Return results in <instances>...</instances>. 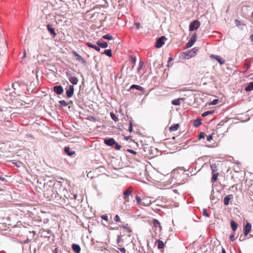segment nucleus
Segmentation results:
<instances>
[{
	"label": "nucleus",
	"mask_w": 253,
	"mask_h": 253,
	"mask_svg": "<svg viewBox=\"0 0 253 253\" xmlns=\"http://www.w3.org/2000/svg\"><path fill=\"white\" fill-rule=\"evenodd\" d=\"M12 87L13 91L10 92L8 90H6L5 94L4 99L5 101L8 103V105L5 107H3L4 109H1L0 112V117L3 120H0V121L2 122L3 121H10L9 120V117L10 119L13 116H15V114L18 113L21 114V112H13L10 114L12 112L11 110H9L8 109H11L13 110L15 109H21V108H28L29 106L26 105L29 104L28 103L26 102L24 100L17 99L16 96H20L21 95L25 93V86L24 85H20L18 83H14L12 84Z\"/></svg>",
	"instance_id": "f257e3e1"
},
{
	"label": "nucleus",
	"mask_w": 253,
	"mask_h": 253,
	"mask_svg": "<svg viewBox=\"0 0 253 253\" xmlns=\"http://www.w3.org/2000/svg\"><path fill=\"white\" fill-rule=\"evenodd\" d=\"M132 187L130 186L124 191V204L126 205H129L132 201H134L132 197Z\"/></svg>",
	"instance_id": "f03ea898"
},
{
	"label": "nucleus",
	"mask_w": 253,
	"mask_h": 253,
	"mask_svg": "<svg viewBox=\"0 0 253 253\" xmlns=\"http://www.w3.org/2000/svg\"><path fill=\"white\" fill-rule=\"evenodd\" d=\"M200 26V23L198 20H194L190 23L189 25V31H193L197 30Z\"/></svg>",
	"instance_id": "7ed1b4c3"
},
{
	"label": "nucleus",
	"mask_w": 253,
	"mask_h": 253,
	"mask_svg": "<svg viewBox=\"0 0 253 253\" xmlns=\"http://www.w3.org/2000/svg\"><path fill=\"white\" fill-rule=\"evenodd\" d=\"M167 40V38L164 36H162L161 37L159 38L156 42L155 46L157 48H160L164 44H165V41Z\"/></svg>",
	"instance_id": "20e7f679"
},
{
	"label": "nucleus",
	"mask_w": 253,
	"mask_h": 253,
	"mask_svg": "<svg viewBox=\"0 0 253 253\" xmlns=\"http://www.w3.org/2000/svg\"><path fill=\"white\" fill-rule=\"evenodd\" d=\"M106 18V16L105 15H104L103 13H98L96 16V19L99 21L100 24L98 26V28L103 26V22L105 21Z\"/></svg>",
	"instance_id": "39448f33"
},
{
	"label": "nucleus",
	"mask_w": 253,
	"mask_h": 253,
	"mask_svg": "<svg viewBox=\"0 0 253 253\" xmlns=\"http://www.w3.org/2000/svg\"><path fill=\"white\" fill-rule=\"evenodd\" d=\"M74 92V87L73 85H70L66 88V94L68 98L71 97Z\"/></svg>",
	"instance_id": "423d86ee"
},
{
	"label": "nucleus",
	"mask_w": 253,
	"mask_h": 253,
	"mask_svg": "<svg viewBox=\"0 0 253 253\" xmlns=\"http://www.w3.org/2000/svg\"><path fill=\"white\" fill-rule=\"evenodd\" d=\"M196 39H197V35L196 33H195L192 36L191 39L187 43L186 47L189 48V47H191L193 45L194 42L196 41Z\"/></svg>",
	"instance_id": "0eeeda50"
},
{
	"label": "nucleus",
	"mask_w": 253,
	"mask_h": 253,
	"mask_svg": "<svg viewBox=\"0 0 253 253\" xmlns=\"http://www.w3.org/2000/svg\"><path fill=\"white\" fill-rule=\"evenodd\" d=\"M210 57L216 60L220 65H222L225 63V60L219 56L212 54L210 56Z\"/></svg>",
	"instance_id": "6e6552de"
},
{
	"label": "nucleus",
	"mask_w": 253,
	"mask_h": 253,
	"mask_svg": "<svg viewBox=\"0 0 253 253\" xmlns=\"http://www.w3.org/2000/svg\"><path fill=\"white\" fill-rule=\"evenodd\" d=\"M72 53L76 57V60L77 61L82 63L84 62V58L81 56H80L76 51L73 50L72 51Z\"/></svg>",
	"instance_id": "1a4fd4ad"
},
{
	"label": "nucleus",
	"mask_w": 253,
	"mask_h": 253,
	"mask_svg": "<svg viewBox=\"0 0 253 253\" xmlns=\"http://www.w3.org/2000/svg\"><path fill=\"white\" fill-rule=\"evenodd\" d=\"M53 91L57 94H61L63 92V89L61 85H56L53 87Z\"/></svg>",
	"instance_id": "9d476101"
},
{
	"label": "nucleus",
	"mask_w": 253,
	"mask_h": 253,
	"mask_svg": "<svg viewBox=\"0 0 253 253\" xmlns=\"http://www.w3.org/2000/svg\"><path fill=\"white\" fill-rule=\"evenodd\" d=\"M233 199V196L232 194H229L226 196L224 199V204L226 206L229 204V202Z\"/></svg>",
	"instance_id": "9b49d317"
},
{
	"label": "nucleus",
	"mask_w": 253,
	"mask_h": 253,
	"mask_svg": "<svg viewBox=\"0 0 253 253\" xmlns=\"http://www.w3.org/2000/svg\"><path fill=\"white\" fill-rule=\"evenodd\" d=\"M104 143L106 145L108 146H113L116 143V141L114 138L106 139L104 140Z\"/></svg>",
	"instance_id": "f8f14e48"
},
{
	"label": "nucleus",
	"mask_w": 253,
	"mask_h": 253,
	"mask_svg": "<svg viewBox=\"0 0 253 253\" xmlns=\"http://www.w3.org/2000/svg\"><path fill=\"white\" fill-rule=\"evenodd\" d=\"M252 225L251 223H247L244 227V234L246 236L251 230Z\"/></svg>",
	"instance_id": "ddd939ff"
},
{
	"label": "nucleus",
	"mask_w": 253,
	"mask_h": 253,
	"mask_svg": "<svg viewBox=\"0 0 253 253\" xmlns=\"http://www.w3.org/2000/svg\"><path fill=\"white\" fill-rule=\"evenodd\" d=\"M143 199H146L145 200L143 201L142 206H150L152 204L151 200L150 197L143 196Z\"/></svg>",
	"instance_id": "4468645a"
},
{
	"label": "nucleus",
	"mask_w": 253,
	"mask_h": 253,
	"mask_svg": "<svg viewBox=\"0 0 253 253\" xmlns=\"http://www.w3.org/2000/svg\"><path fill=\"white\" fill-rule=\"evenodd\" d=\"M47 29L48 32L53 36V37H55L56 36V33L55 31L54 28H52L50 24H48L47 25Z\"/></svg>",
	"instance_id": "2eb2a0df"
},
{
	"label": "nucleus",
	"mask_w": 253,
	"mask_h": 253,
	"mask_svg": "<svg viewBox=\"0 0 253 253\" xmlns=\"http://www.w3.org/2000/svg\"><path fill=\"white\" fill-rule=\"evenodd\" d=\"M135 199L136 200V204L140 206H142L143 201L145 200L146 199H143V197H140L138 195H137L135 197Z\"/></svg>",
	"instance_id": "dca6fc26"
},
{
	"label": "nucleus",
	"mask_w": 253,
	"mask_h": 253,
	"mask_svg": "<svg viewBox=\"0 0 253 253\" xmlns=\"http://www.w3.org/2000/svg\"><path fill=\"white\" fill-rule=\"evenodd\" d=\"M72 248L76 253H80L81 252V248L77 244H73L72 246Z\"/></svg>",
	"instance_id": "f3484780"
},
{
	"label": "nucleus",
	"mask_w": 253,
	"mask_h": 253,
	"mask_svg": "<svg viewBox=\"0 0 253 253\" xmlns=\"http://www.w3.org/2000/svg\"><path fill=\"white\" fill-rule=\"evenodd\" d=\"M69 80L73 84L76 85L78 83V79L75 76H70Z\"/></svg>",
	"instance_id": "a211bd4d"
},
{
	"label": "nucleus",
	"mask_w": 253,
	"mask_h": 253,
	"mask_svg": "<svg viewBox=\"0 0 253 253\" xmlns=\"http://www.w3.org/2000/svg\"><path fill=\"white\" fill-rule=\"evenodd\" d=\"M64 151L65 152L70 156H72L75 154V151H71L69 147H66L64 149Z\"/></svg>",
	"instance_id": "6ab92c4d"
},
{
	"label": "nucleus",
	"mask_w": 253,
	"mask_h": 253,
	"mask_svg": "<svg viewBox=\"0 0 253 253\" xmlns=\"http://www.w3.org/2000/svg\"><path fill=\"white\" fill-rule=\"evenodd\" d=\"M179 127L178 124H174L169 127V130L171 132L177 130Z\"/></svg>",
	"instance_id": "aec40b11"
},
{
	"label": "nucleus",
	"mask_w": 253,
	"mask_h": 253,
	"mask_svg": "<svg viewBox=\"0 0 253 253\" xmlns=\"http://www.w3.org/2000/svg\"><path fill=\"white\" fill-rule=\"evenodd\" d=\"M133 88H135L140 91H143L144 90L143 87H142V86H139L138 85H136V84H133V85H131L129 89H133Z\"/></svg>",
	"instance_id": "412c9836"
},
{
	"label": "nucleus",
	"mask_w": 253,
	"mask_h": 253,
	"mask_svg": "<svg viewBox=\"0 0 253 253\" xmlns=\"http://www.w3.org/2000/svg\"><path fill=\"white\" fill-rule=\"evenodd\" d=\"M245 90L247 91H250L253 90V82L249 83L247 86L245 87Z\"/></svg>",
	"instance_id": "4be33fe9"
},
{
	"label": "nucleus",
	"mask_w": 253,
	"mask_h": 253,
	"mask_svg": "<svg viewBox=\"0 0 253 253\" xmlns=\"http://www.w3.org/2000/svg\"><path fill=\"white\" fill-rule=\"evenodd\" d=\"M211 182L214 183L217 181L218 176L219 175L218 172L212 173Z\"/></svg>",
	"instance_id": "5701e85b"
},
{
	"label": "nucleus",
	"mask_w": 253,
	"mask_h": 253,
	"mask_svg": "<svg viewBox=\"0 0 253 253\" xmlns=\"http://www.w3.org/2000/svg\"><path fill=\"white\" fill-rule=\"evenodd\" d=\"M97 45L100 46V47H101L102 48H106L107 46H108V43L107 42H101L100 41H98L97 42Z\"/></svg>",
	"instance_id": "b1692460"
},
{
	"label": "nucleus",
	"mask_w": 253,
	"mask_h": 253,
	"mask_svg": "<svg viewBox=\"0 0 253 253\" xmlns=\"http://www.w3.org/2000/svg\"><path fill=\"white\" fill-rule=\"evenodd\" d=\"M231 226L232 230L235 231L237 228L238 224L233 220L231 221Z\"/></svg>",
	"instance_id": "393cba45"
},
{
	"label": "nucleus",
	"mask_w": 253,
	"mask_h": 253,
	"mask_svg": "<svg viewBox=\"0 0 253 253\" xmlns=\"http://www.w3.org/2000/svg\"><path fill=\"white\" fill-rule=\"evenodd\" d=\"M102 53L105 54L109 57H111L112 56V50L111 49L104 50V52Z\"/></svg>",
	"instance_id": "a878e982"
},
{
	"label": "nucleus",
	"mask_w": 253,
	"mask_h": 253,
	"mask_svg": "<svg viewBox=\"0 0 253 253\" xmlns=\"http://www.w3.org/2000/svg\"><path fill=\"white\" fill-rule=\"evenodd\" d=\"M157 242L158 243V249H161L164 248V243H163V242L162 241L159 240L158 241H157Z\"/></svg>",
	"instance_id": "bb28decb"
},
{
	"label": "nucleus",
	"mask_w": 253,
	"mask_h": 253,
	"mask_svg": "<svg viewBox=\"0 0 253 253\" xmlns=\"http://www.w3.org/2000/svg\"><path fill=\"white\" fill-rule=\"evenodd\" d=\"M181 99L178 98L176 99H174L171 101V103L173 105H179L180 104V100Z\"/></svg>",
	"instance_id": "cd10ccee"
},
{
	"label": "nucleus",
	"mask_w": 253,
	"mask_h": 253,
	"mask_svg": "<svg viewBox=\"0 0 253 253\" xmlns=\"http://www.w3.org/2000/svg\"><path fill=\"white\" fill-rule=\"evenodd\" d=\"M214 112V111H211H211H206V112H204L202 114V116L204 117L207 116L208 115H209L210 114H212Z\"/></svg>",
	"instance_id": "c85d7f7f"
},
{
	"label": "nucleus",
	"mask_w": 253,
	"mask_h": 253,
	"mask_svg": "<svg viewBox=\"0 0 253 253\" xmlns=\"http://www.w3.org/2000/svg\"><path fill=\"white\" fill-rule=\"evenodd\" d=\"M201 124L202 122L200 119H196L194 122V126L196 127L199 126Z\"/></svg>",
	"instance_id": "c756f323"
},
{
	"label": "nucleus",
	"mask_w": 253,
	"mask_h": 253,
	"mask_svg": "<svg viewBox=\"0 0 253 253\" xmlns=\"http://www.w3.org/2000/svg\"><path fill=\"white\" fill-rule=\"evenodd\" d=\"M152 224L156 227L158 226H160V223L158 220L156 219H153L152 220Z\"/></svg>",
	"instance_id": "7c9ffc66"
},
{
	"label": "nucleus",
	"mask_w": 253,
	"mask_h": 253,
	"mask_svg": "<svg viewBox=\"0 0 253 253\" xmlns=\"http://www.w3.org/2000/svg\"><path fill=\"white\" fill-rule=\"evenodd\" d=\"M110 116L113 120H114L115 122L118 121L119 119L118 117L114 113H111L110 114Z\"/></svg>",
	"instance_id": "2f4dec72"
},
{
	"label": "nucleus",
	"mask_w": 253,
	"mask_h": 253,
	"mask_svg": "<svg viewBox=\"0 0 253 253\" xmlns=\"http://www.w3.org/2000/svg\"><path fill=\"white\" fill-rule=\"evenodd\" d=\"M102 38L104 39H107V40H111L113 39L112 36L109 34H107V35L103 36L102 37Z\"/></svg>",
	"instance_id": "473e14b6"
},
{
	"label": "nucleus",
	"mask_w": 253,
	"mask_h": 253,
	"mask_svg": "<svg viewBox=\"0 0 253 253\" xmlns=\"http://www.w3.org/2000/svg\"><path fill=\"white\" fill-rule=\"evenodd\" d=\"M211 168L212 170V173H214L217 171L216 167L215 165H211Z\"/></svg>",
	"instance_id": "72a5a7b5"
},
{
	"label": "nucleus",
	"mask_w": 253,
	"mask_h": 253,
	"mask_svg": "<svg viewBox=\"0 0 253 253\" xmlns=\"http://www.w3.org/2000/svg\"><path fill=\"white\" fill-rule=\"evenodd\" d=\"M230 189L233 192L237 191V187L236 186V184L233 185L230 187Z\"/></svg>",
	"instance_id": "f704fd0d"
},
{
	"label": "nucleus",
	"mask_w": 253,
	"mask_h": 253,
	"mask_svg": "<svg viewBox=\"0 0 253 253\" xmlns=\"http://www.w3.org/2000/svg\"><path fill=\"white\" fill-rule=\"evenodd\" d=\"M60 105L62 106H67L68 105V104L66 103V102L64 100H61L59 102Z\"/></svg>",
	"instance_id": "c9c22d12"
},
{
	"label": "nucleus",
	"mask_w": 253,
	"mask_h": 253,
	"mask_svg": "<svg viewBox=\"0 0 253 253\" xmlns=\"http://www.w3.org/2000/svg\"><path fill=\"white\" fill-rule=\"evenodd\" d=\"M128 130H129V132H130L132 131V123L131 121H129V127H128Z\"/></svg>",
	"instance_id": "e433bc0d"
},
{
	"label": "nucleus",
	"mask_w": 253,
	"mask_h": 253,
	"mask_svg": "<svg viewBox=\"0 0 253 253\" xmlns=\"http://www.w3.org/2000/svg\"><path fill=\"white\" fill-rule=\"evenodd\" d=\"M206 135V133L205 132H201L199 134V139L204 138H205V136Z\"/></svg>",
	"instance_id": "4c0bfd02"
},
{
	"label": "nucleus",
	"mask_w": 253,
	"mask_h": 253,
	"mask_svg": "<svg viewBox=\"0 0 253 253\" xmlns=\"http://www.w3.org/2000/svg\"><path fill=\"white\" fill-rule=\"evenodd\" d=\"M114 145H115V148L116 150H120V149L121 148V145H119V144H118V143H117L116 142V143H115V144H114Z\"/></svg>",
	"instance_id": "58836bf2"
},
{
	"label": "nucleus",
	"mask_w": 253,
	"mask_h": 253,
	"mask_svg": "<svg viewBox=\"0 0 253 253\" xmlns=\"http://www.w3.org/2000/svg\"><path fill=\"white\" fill-rule=\"evenodd\" d=\"M86 44L90 47H91V48H95V44L92 43H90V42H87L86 43Z\"/></svg>",
	"instance_id": "ea45409f"
},
{
	"label": "nucleus",
	"mask_w": 253,
	"mask_h": 253,
	"mask_svg": "<svg viewBox=\"0 0 253 253\" xmlns=\"http://www.w3.org/2000/svg\"><path fill=\"white\" fill-rule=\"evenodd\" d=\"M203 215L206 217H209V215L207 212V210L206 209H203Z\"/></svg>",
	"instance_id": "a19ab883"
},
{
	"label": "nucleus",
	"mask_w": 253,
	"mask_h": 253,
	"mask_svg": "<svg viewBox=\"0 0 253 253\" xmlns=\"http://www.w3.org/2000/svg\"><path fill=\"white\" fill-rule=\"evenodd\" d=\"M114 220L116 222H120L121 221L120 218L118 215H116L115 216Z\"/></svg>",
	"instance_id": "79ce46f5"
},
{
	"label": "nucleus",
	"mask_w": 253,
	"mask_h": 253,
	"mask_svg": "<svg viewBox=\"0 0 253 253\" xmlns=\"http://www.w3.org/2000/svg\"><path fill=\"white\" fill-rule=\"evenodd\" d=\"M127 151L134 155H136L137 154V152L136 151L131 149H127Z\"/></svg>",
	"instance_id": "37998d69"
},
{
	"label": "nucleus",
	"mask_w": 253,
	"mask_h": 253,
	"mask_svg": "<svg viewBox=\"0 0 253 253\" xmlns=\"http://www.w3.org/2000/svg\"><path fill=\"white\" fill-rule=\"evenodd\" d=\"M212 139V135H209L207 136V141H210Z\"/></svg>",
	"instance_id": "c03bdc74"
},
{
	"label": "nucleus",
	"mask_w": 253,
	"mask_h": 253,
	"mask_svg": "<svg viewBox=\"0 0 253 253\" xmlns=\"http://www.w3.org/2000/svg\"><path fill=\"white\" fill-rule=\"evenodd\" d=\"M101 217L102 219L106 220V221H107L108 220V217L106 215H101Z\"/></svg>",
	"instance_id": "a18cd8bd"
},
{
	"label": "nucleus",
	"mask_w": 253,
	"mask_h": 253,
	"mask_svg": "<svg viewBox=\"0 0 253 253\" xmlns=\"http://www.w3.org/2000/svg\"><path fill=\"white\" fill-rule=\"evenodd\" d=\"M234 236H235V234H234V233H233V234H231V235H230V237H229L231 241H234V240H235V237H234Z\"/></svg>",
	"instance_id": "49530a36"
},
{
	"label": "nucleus",
	"mask_w": 253,
	"mask_h": 253,
	"mask_svg": "<svg viewBox=\"0 0 253 253\" xmlns=\"http://www.w3.org/2000/svg\"><path fill=\"white\" fill-rule=\"evenodd\" d=\"M134 25L136 26V28L138 29L140 28V24L139 22L135 23Z\"/></svg>",
	"instance_id": "de8ad7c7"
},
{
	"label": "nucleus",
	"mask_w": 253,
	"mask_h": 253,
	"mask_svg": "<svg viewBox=\"0 0 253 253\" xmlns=\"http://www.w3.org/2000/svg\"><path fill=\"white\" fill-rule=\"evenodd\" d=\"M218 102V99H214L212 101L211 104L212 105H215L217 103V102Z\"/></svg>",
	"instance_id": "09e8293b"
},
{
	"label": "nucleus",
	"mask_w": 253,
	"mask_h": 253,
	"mask_svg": "<svg viewBox=\"0 0 253 253\" xmlns=\"http://www.w3.org/2000/svg\"><path fill=\"white\" fill-rule=\"evenodd\" d=\"M122 253H126V249L124 248L119 249Z\"/></svg>",
	"instance_id": "8fccbe9b"
},
{
	"label": "nucleus",
	"mask_w": 253,
	"mask_h": 253,
	"mask_svg": "<svg viewBox=\"0 0 253 253\" xmlns=\"http://www.w3.org/2000/svg\"><path fill=\"white\" fill-rule=\"evenodd\" d=\"M91 174H92V172L90 171L89 172H88L87 174V176L88 177H90L91 178H92V176H91Z\"/></svg>",
	"instance_id": "3c124183"
},
{
	"label": "nucleus",
	"mask_w": 253,
	"mask_h": 253,
	"mask_svg": "<svg viewBox=\"0 0 253 253\" xmlns=\"http://www.w3.org/2000/svg\"><path fill=\"white\" fill-rule=\"evenodd\" d=\"M0 180H1L2 181H5V179L2 177H0Z\"/></svg>",
	"instance_id": "603ef678"
},
{
	"label": "nucleus",
	"mask_w": 253,
	"mask_h": 253,
	"mask_svg": "<svg viewBox=\"0 0 253 253\" xmlns=\"http://www.w3.org/2000/svg\"><path fill=\"white\" fill-rule=\"evenodd\" d=\"M250 39L251 41L253 42V34L251 35Z\"/></svg>",
	"instance_id": "864d4df0"
},
{
	"label": "nucleus",
	"mask_w": 253,
	"mask_h": 253,
	"mask_svg": "<svg viewBox=\"0 0 253 253\" xmlns=\"http://www.w3.org/2000/svg\"><path fill=\"white\" fill-rule=\"evenodd\" d=\"M99 169H102V170H105L104 168V167H100L99 168Z\"/></svg>",
	"instance_id": "5fc2aeb1"
},
{
	"label": "nucleus",
	"mask_w": 253,
	"mask_h": 253,
	"mask_svg": "<svg viewBox=\"0 0 253 253\" xmlns=\"http://www.w3.org/2000/svg\"><path fill=\"white\" fill-rule=\"evenodd\" d=\"M172 60V58H171V57H169V62L170 61H171V60Z\"/></svg>",
	"instance_id": "6e6d98bb"
},
{
	"label": "nucleus",
	"mask_w": 253,
	"mask_h": 253,
	"mask_svg": "<svg viewBox=\"0 0 253 253\" xmlns=\"http://www.w3.org/2000/svg\"><path fill=\"white\" fill-rule=\"evenodd\" d=\"M95 49H96V50H97V51H99L100 50L99 48H98L96 46Z\"/></svg>",
	"instance_id": "4d7b16f0"
},
{
	"label": "nucleus",
	"mask_w": 253,
	"mask_h": 253,
	"mask_svg": "<svg viewBox=\"0 0 253 253\" xmlns=\"http://www.w3.org/2000/svg\"><path fill=\"white\" fill-rule=\"evenodd\" d=\"M222 253H226L224 249H222Z\"/></svg>",
	"instance_id": "13d9d810"
},
{
	"label": "nucleus",
	"mask_w": 253,
	"mask_h": 253,
	"mask_svg": "<svg viewBox=\"0 0 253 253\" xmlns=\"http://www.w3.org/2000/svg\"><path fill=\"white\" fill-rule=\"evenodd\" d=\"M173 192H174V193H177V190H176V189H174V190H173Z\"/></svg>",
	"instance_id": "bf43d9fd"
},
{
	"label": "nucleus",
	"mask_w": 253,
	"mask_h": 253,
	"mask_svg": "<svg viewBox=\"0 0 253 253\" xmlns=\"http://www.w3.org/2000/svg\"><path fill=\"white\" fill-rule=\"evenodd\" d=\"M235 22L237 23H239L240 21L239 20H235Z\"/></svg>",
	"instance_id": "052dcab7"
},
{
	"label": "nucleus",
	"mask_w": 253,
	"mask_h": 253,
	"mask_svg": "<svg viewBox=\"0 0 253 253\" xmlns=\"http://www.w3.org/2000/svg\"><path fill=\"white\" fill-rule=\"evenodd\" d=\"M15 165L17 166V167H19V166L18 165V163H16L15 164Z\"/></svg>",
	"instance_id": "680f3d73"
},
{
	"label": "nucleus",
	"mask_w": 253,
	"mask_h": 253,
	"mask_svg": "<svg viewBox=\"0 0 253 253\" xmlns=\"http://www.w3.org/2000/svg\"><path fill=\"white\" fill-rule=\"evenodd\" d=\"M91 119H92L93 120H95L94 118L93 117H90Z\"/></svg>",
	"instance_id": "e2e57ef3"
},
{
	"label": "nucleus",
	"mask_w": 253,
	"mask_h": 253,
	"mask_svg": "<svg viewBox=\"0 0 253 253\" xmlns=\"http://www.w3.org/2000/svg\"><path fill=\"white\" fill-rule=\"evenodd\" d=\"M121 1V0H119L118 1V2H120Z\"/></svg>",
	"instance_id": "0e129e2a"
},
{
	"label": "nucleus",
	"mask_w": 253,
	"mask_h": 253,
	"mask_svg": "<svg viewBox=\"0 0 253 253\" xmlns=\"http://www.w3.org/2000/svg\"><path fill=\"white\" fill-rule=\"evenodd\" d=\"M54 253H57L56 252H55Z\"/></svg>",
	"instance_id": "69168bd1"
}]
</instances>
